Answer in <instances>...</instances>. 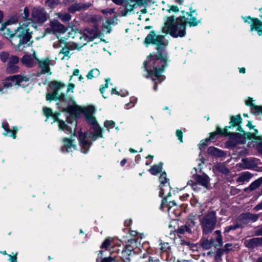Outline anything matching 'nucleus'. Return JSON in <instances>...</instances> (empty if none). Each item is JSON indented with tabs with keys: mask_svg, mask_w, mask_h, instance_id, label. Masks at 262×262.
Returning a JSON list of instances; mask_svg holds the SVG:
<instances>
[{
	"mask_svg": "<svg viewBox=\"0 0 262 262\" xmlns=\"http://www.w3.org/2000/svg\"><path fill=\"white\" fill-rule=\"evenodd\" d=\"M176 136L181 142H183V133L181 130L177 129L176 131Z\"/></svg>",
	"mask_w": 262,
	"mask_h": 262,
	"instance_id": "0e129e2a",
	"label": "nucleus"
},
{
	"mask_svg": "<svg viewBox=\"0 0 262 262\" xmlns=\"http://www.w3.org/2000/svg\"><path fill=\"white\" fill-rule=\"evenodd\" d=\"M67 113L72 114L76 117H79L80 114L83 113L88 123L91 125L98 124L96 118L93 116L95 108L93 106L90 105L86 107H81L77 105L72 98H67Z\"/></svg>",
	"mask_w": 262,
	"mask_h": 262,
	"instance_id": "7ed1b4c3",
	"label": "nucleus"
},
{
	"mask_svg": "<svg viewBox=\"0 0 262 262\" xmlns=\"http://www.w3.org/2000/svg\"><path fill=\"white\" fill-rule=\"evenodd\" d=\"M118 20L117 16H115L114 17L112 18L108 19L106 20V22L108 23L110 25H115L116 24V21Z\"/></svg>",
	"mask_w": 262,
	"mask_h": 262,
	"instance_id": "e2e57ef3",
	"label": "nucleus"
},
{
	"mask_svg": "<svg viewBox=\"0 0 262 262\" xmlns=\"http://www.w3.org/2000/svg\"><path fill=\"white\" fill-rule=\"evenodd\" d=\"M60 2V0H47L46 1V5L50 8H54Z\"/></svg>",
	"mask_w": 262,
	"mask_h": 262,
	"instance_id": "de8ad7c7",
	"label": "nucleus"
},
{
	"mask_svg": "<svg viewBox=\"0 0 262 262\" xmlns=\"http://www.w3.org/2000/svg\"><path fill=\"white\" fill-rule=\"evenodd\" d=\"M213 235H216L214 238L211 237L210 239L213 241V247L215 248L222 246L223 244L222 235L221 231L219 230H216L213 234Z\"/></svg>",
	"mask_w": 262,
	"mask_h": 262,
	"instance_id": "5701e85b",
	"label": "nucleus"
},
{
	"mask_svg": "<svg viewBox=\"0 0 262 262\" xmlns=\"http://www.w3.org/2000/svg\"><path fill=\"white\" fill-rule=\"evenodd\" d=\"M252 98H249L246 101V104L251 107V112L254 115H257L262 114V106L256 105L252 103Z\"/></svg>",
	"mask_w": 262,
	"mask_h": 262,
	"instance_id": "393cba45",
	"label": "nucleus"
},
{
	"mask_svg": "<svg viewBox=\"0 0 262 262\" xmlns=\"http://www.w3.org/2000/svg\"><path fill=\"white\" fill-rule=\"evenodd\" d=\"M95 135L100 138H102V129L98 124L95 125L94 130L93 133Z\"/></svg>",
	"mask_w": 262,
	"mask_h": 262,
	"instance_id": "49530a36",
	"label": "nucleus"
},
{
	"mask_svg": "<svg viewBox=\"0 0 262 262\" xmlns=\"http://www.w3.org/2000/svg\"><path fill=\"white\" fill-rule=\"evenodd\" d=\"M38 61L35 52H33L32 56L31 55H24L21 59V62L28 67H33Z\"/></svg>",
	"mask_w": 262,
	"mask_h": 262,
	"instance_id": "a211bd4d",
	"label": "nucleus"
},
{
	"mask_svg": "<svg viewBox=\"0 0 262 262\" xmlns=\"http://www.w3.org/2000/svg\"><path fill=\"white\" fill-rule=\"evenodd\" d=\"M194 181L199 185L208 189L210 186V178L205 173L202 174H195L193 177Z\"/></svg>",
	"mask_w": 262,
	"mask_h": 262,
	"instance_id": "4468645a",
	"label": "nucleus"
},
{
	"mask_svg": "<svg viewBox=\"0 0 262 262\" xmlns=\"http://www.w3.org/2000/svg\"><path fill=\"white\" fill-rule=\"evenodd\" d=\"M232 248H233V245L232 244H230V243L226 244L225 245L224 248V249L225 250L226 253H228L230 251L232 250Z\"/></svg>",
	"mask_w": 262,
	"mask_h": 262,
	"instance_id": "69168bd1",
	"label": "nucleus"
},
{
	"mask_svg": "<svg viewBox=\"0 0 262 262\" xmlns=\"http://www.w3.org/2000/svg\"><path fill=\"white\" fill-rule=\"evenodd\" d=\"M136 241L134 238H130L127 241L126 243V247L129 249H132L133 250L134 247L132 246V245L135 244L136 245Z\"/></svg>",
	"mask_w": 262,
	"mask_h": 262,
	"instance_id": "5fc2aeb1",
	"label": "nucleus"
},
{
	"mask_svg": "<svg viewBox=\"0 0 262 262\" xmlns=\"http://www.w3.org/2000/svg\"><path fill=\"white\" fill-rule=\"evenodd\" d=\"M43 113L45 116L47 117V120L51 117L53 118L54 122L58 119V117L60 114L59 113H53L52 110L48 107H45L43 108Z\"/></svg>",
	"mask_w": 262,
	"mask_h": 262,
	"instance_id": "c756f323",
	"label": "nucleus"
},
{
	"mask_svg": "<svg viewBox=\"0 0 262 262\" xmlns=\"http://www.w3.org/2000/svg\"><path fill=\"white\" fill-rule=\"evenodd\" d=\"M262 185V177L259 178V179L256 180L254 182H253L248 187L244 189L245 191H247V190L253 191L257 188H258L260 186Z\"/></svg>",
	"mask_w": 262,
	"mask_h": 262,
	"instance_id": "2f4dec72",
	"label": "nucleus"
},
{
	"mask_svg": "<svg viewBox=\"0 0 262 262\" xmlns=\"http://www.w3.org/2000/svg\"><path fill=\"white\" fill-rule=\"evenodd\" d=\"M255 235L256 236H262V226L257 227L255 229Z\"/></svg>",
	"mask_w": 262,
	"mask_h": 262,
	"instance_id": "680f3d73",
	"label": "nucleus"
},
{
	"mask_svg": "<svg viewBox=\"0 0 262 262\" xmlns=\"http://www.w3.org/2000/svg\"><path fill=\"white\" fill-rule=\"evenodd\" d=\"M239 131L241 133L230 132V137L226 142L228 147H235L237 144L242 142L243 139H253L257 141L260 138V136H255L252 133H246L242 128Z\"/></svg>",
	"mask_w": 262,
	"mask_h": 262,
	"instance_id": "1a4fd4ad",
	"label": "nucleus"
},
{
	"mask_svg": "<svg viewBox=\"0 0 262 262\" xmlns=\"http://www.w3.org/2000/svg\"><path fill=\"white\" fill-rule=\"evenodd\" d=\"M14 85L16 84L13 76L7 77L4 79L3 82L4 88H10Z\"/></svg>",
	"mask_w": 262,
	"mask_h": 262,
	"instance_id": "f704fd0d",
	"label": "nucleus"
},
{
	"mask_svg": "<svg viewBox=\"0 0 262 262\" xmlns=\"http://www.w3.org/2000/svg\"><path fill=\"white\" fill-rule=\"evenodd\" d=\"M103 27L104 30H106V33H110V32L111 31V25H110L108 23L105 21L103 25Z\"/></svg>",
	"mask_w": 262,
	"mask_h": 262,
	"instance_id": "052dcab7",
	"label": "nucleus"
},
{
	"mask_svg": "<svg viewBox=\"0 0 262 262\" xmlns=\"http://www.w3.org/2000/svg\"><path fill=\"white\" fill-rule=\"evenodd\" d=\"M186 21L184 17L176 18L173 15L165 19L162 32L173 38L183 37L186 35Z\"/></svg>",
	"mask_w": 262,
	"mask_h": 262,
	"instance_id": "f03ea898",
	"label": "nucleus"
},
{
	"mask_svg": "<svg viewBox=\"0 0 262 262\" xmlns=\"http://www.w3.org/2000/svg\"><path fill=\"white\" fill-rule=\"evenodd\" d=\"M239 228H242L241 225L238 224L237 223V222L236 221L235 224H234L232 225L226 226V227H225L224 234L225 235H226L228 233H229L231 231L235 230Z\"/></svg>",
	"mask_w": 262,
	"mask_h": 262,
	"instance_id": "4c0bfd02",
	"label": "nucleus"
},
{
	"mask_svg": "<svg viewBox=\"0 0 262 262\" xmlns=\"http://www.w3.org/2000/svg\"><path fill=\"white\" fill-rule=\"evenodd\" d=\"M115 123L113 121L106 120L104 122V126L107 128V130H109L110 128H113L115 127Z\"/></svg>",
	"mask_w": 262,
	"mask_h": 262,
	"instance_id": "864d4df0",
	"label": "nucleus"
},
{
	"mask_svg": "<svg viewBox=\"0 0 262 262\" xmlns=\"http://www.w3.org/2000/svg\"><path fill=\"white\" fill-rule=\"evenodd\" d=\"M242 118L240 115L236 116H231L230 118V125L226 126L225 128H227V130L228 129L232 128L235 126H237L236 130H241L242 127L241 124L242 123Z\"/></svg>",
	"mask_w": 262,
	"mask_h": 262,
	"instance_id": "6ab92c4d",
	"label": "nucleus"
},
{
	"mask_svg": "<svg viewBox=\"0 0 262 262\" xmlns=\"http://www.w3.org/2000/svg\"><path fill=\"white\" fill-rule=\"evenodd\" d=\"M55 121L58 123V127L60 129L64 130L66 129V124L63 121L58 118V119Z\"/></svg>",
	"mask_w": 262,
	"mask_h": 262,
	"instance_id": "13d9d810",
	"label": "nucleus"
},
{
	"mask_svg": "<svg viewBox=\"0 0 262 262\" xmlns=\"http://www.w3.org/2000/svg\"><path fill=\"white\" fill-rule=\"evenodd\" d=\"M3 127L6 132V133L5 134V135L12 136L13 139L16 138V134L17 132V128L16 127H14L13 130L10 129L9 125L7 122H4L3 123Z\"/></svg>",
	"mask_w": 262,
	"mask_h": 262,
	"instance_id": "cd10ccee",
	"label": "nucleus"
},
{
	"mask_svg": "<svg viewBox=\"0 0 262 262\" xmlns=\"http://www.w3.org/2000/svg\"><path fill=\"white\" fill-rule=\"evenodd\" d=\"M9 57V54L8 52H3L0 54V59L3 62H6Z\"/></svg>",
	"mask_w": 262,
	"mask_h": 262,
	"instance_id": "603ef678",
	"label": "nucleus"
},
{
	"mask_svg": "<svg viewBox=\"0 0 262 262\" xmlns=\"http://www.w3.org/2000/svg\"><path fill=\"white\" fill-rule=\"evenodd\" d=\"M253 177V174L249 171L242 172L241 176L237 178V182L243 183L248 182Z\"/></svg>",
	"mask_w": 262,
	"mask_h": 262,
	"instance_id": "473e14b6",
	"label": "nucleus"
},
{
	"mask_svg": "<svg viewBox=\"0 0 262 262\" xmlns=\"http://www.w3.org/2000/svg\"><path fill=\"white\" fill-rule=\"evenodd\" d=\"M19 61V58L16 56H12L9 58V63L8 64H15L17 63Z\"/></svg>",
	"mask_w": 262,
	"mask_h": 262,
	"instance_id": "4d7b16f0",
	"label": "nucleus"
},
{
	"mask_svg": "<svg viewBox=\"0 0 262 262\" xmlns=\"http://www.w3.org/2000/svg\"><path fill=\"white\" fill-rule=\"evenodd\" d=\"M13 76L15 80L16 85H21L24 84V82H27L29 81V78L24 75H15Z\"/></svg>",
	"mask_w": 262,
	"mask_h": 262,
	"instance_id": "7c9ffc66",
	"label": "nucleus"
},
{
	"mask_svg": "<svg viewBox=\"0 0 262 262\" xmlns=\"http://www.w3.org/2000/svg\"><path fill=\"white\" fill-rule=\"evenodd\" d=\"M177 233L179 234H184L185 232L191 233L192 231L186 224L184 226H182L176 230Z\"/></svg>",
	"mask_w": 262,
	"mask_h": 262,
	"instance_id": "a19ab883",
	"label": "nucleus"
},
{
	"mask_svg": "<svg viewBox=\"0 0 262 262\" xmlns=\"http://www.w3.org/2000/svg\"><path fill=\"white\" fill-rule=\"evenodd\" d=\"M201 245L202 248L204 249L208 250L211 247H213V241L212 240H208L205 238H202L201 242Z\"/></svg>",
	"mask_w": 262,
	"mask_h": 262,
	"instance_id": "c9c22d12",
	"label": "nucleus"
},
{
	"mask_svg": "<svg viewBox=\"0 0 262 262\" xmlns=\"http://www.w3.org/2000/svg\"><path fill=\"white\" fill-rule=\"evenodd\" d=\"M118 259L116 257L109 256L102 259L101 262H117Z\"/></svg>",
	"mask_w": 262,
	"mask_h": 262,
	"instance_id": "6e6d98bb",
	"label": "nucleus"
},
{
	"mask_svg": "<svg viewBox=\"0 0 262 262\" xmlns=\"http://www.w3.org/2000/svg\"><path fill=\"white\" fill-rule=\"evenodd\" d=\"M99 74H100V72H99V70L97 69H94L91 70L88 73V74L86 75V77L89 79H91L93 77L99 76Z\"/></svg>",
	"mask_w": 262,
	"mask_h": 262,
	"instance_id": "c03bdc74",
	"label": "nucleus"
},
{
	"mask_svg": "<svg viewBox=\"0 0 262 262\" xmlns=\"http://www.w3.org/2000/svg\"><path fill=\"white\" fill-rule=\"evenodd\" d=\"M83 38L84 40L83 41L85 45L87 42L96 38L97 36V30L96 28H86L83 31Z\"/></svg>",
	"mask_w": 262,
	"mask_h": 262,
	"instance_id": "dca6fc26",
	"label": "nucleus"
},
{
	"mask_svg": "<svg viewBox=\"0 0 262 262\" xmlns=\"http://www.w3.org/2000/svg\"><path fill=\"white\" fill-rule=\"evenodd\" d=\"M67 38L74 45L75 47H82L85 45L82 32L77 27L71 24L67 25Z\"/></svg>",
	"mask_w": 262,
	"mask_h": 262,
	"instance_id": "6e6552de",
	"label": "nucleus"
},
{
	"mask_svg": "<svg viewBox=\"0 0 262 262\" xmlns=\"http://www.w3.org/2000/svg\"><path fill=\"white\" fill-rule=\"evenodd\" d=\"M207 152L208 155L215 157L220 158L225 156V153L224 151L212 146H210L208 148Z\"/></svg>",
	"mask_w": 262,
	"mask_h": 262,
	"instance_id": "a878e982",
	"label": "nucleus"
},
{
	"mask_svg": "<svg viewBox=\"0 0 262 262\" xmlns=\"http://www.w3.org/2000/svg\"><path fill=\"white\" fill-rule=\"evenodd\" d=\"M70 116L67 117V134H70L71 135H75L76 129L77 126V118L76 117L69 114Z\"/></svg>",
	"mask_w": 262,
	"mask_h": 262,
	"instance_id": "9b49d317",
	"label": "nucleus"
},
{
	"mask_svg": "<svg viewBox=\"0 0 262 262\" xmlns=\"http://www.w3.org/2000/svg\"><path fill=\"white\" fill-rule=\"evenodd\" d=\"M92 5L93 3H91V2L85 3H75L69 7L68 10L70 13H74L77 11L85 10L89 9Z\"/></svg>",
	"mask_w": 262,
	"mask_h": 262,
	"instance_id": "f8f14e48",
	"label": "nucleus"
},
{
	"mask_svg": "<svg viewBox=\"0 0 262 262\" xmlns=\"http://www.w3.org/2000/svg\"><path fill=\"white\" fill-rule=\"evenodd\" d=\"M247 214L248 215V220H249V223L251 221L252 222H254L256 221L259 217V215L257 214H252V213H251L249 212H247Z\"/></svg>",
	"mask_w": 262,
	"mask_h": 262,
	"instance_id": "09e8293b",
	"label": "nucleus"
},
{
	"mask_svg": "<svg viewBox=\"0 0 262 262\" xmlns=\"http://www.w3.org/2000/svg\"><path fill=\"white\" fill-rule=\"evenodd\" d=\"M61 43L65 44L64 40L62 38H61L60 39H59V42H58L57 43H55L54 45V47L55 48L60 47H61Z\"/></svg>",
	"mask_w": 262,
	"mask_h": 262,
	"instance_id": "774afa93",
	"label": "nucleus"
},
{
	"mask_svg": "<svg viewBox=\"0 0 262 262\" xmlns=\"http://www.w3.org/2000/svg\"><path fill=\"white\" fill-rule=\"evenodd\" d=\"M67 152L72 151V149H75L76 145L74 143V140L67 138Z\"/></svg>",
	"mask_w": 262,
	"mask_h": 262,
	"instance_id": "37998d69",
	"label": "nucleus"
},
{
	"mask_svg": "<svg viewBox=\"0 0 262 262\" xmlns=\"http://www.w3.org/2000/svg\"><path fill=\"white\" fill-rule=\"evenodd\" d=\"M169 245L168 243H165L161 244V246L160 247V250L162 252H166L169 249Z\"/></svg>",
	"mask_w": 262,
	"mask_h": 262,
	"instance_id": "bf43d9fd",
	"label": "nucleus"
},
{
	"mask_svg": "<svg viewBox=\"0 0 262 262\" xmlns=\"http://www.w3.org/2000/svg\"><path fill=\"white\" fill-rule=\"evenodd\" d=\"M195 12V10H192V9L190 8V12L187 13L188 15V17L186 24L188 23L190 27L196 26L201 22L200 19H197L196 16L193 15V13Z\"/></svg>",
	"mask_w": 262,
	"mask_h": 262,
	"instance_id": "b1692460",
	"label": "nucleus"
},
{
	"mask_svg": "<svg viewBox=\"0 0 262 262\" xmlns=\"http://www.w3.org/2000/svg\"><path fill=\"white\" fill-rule=\"evenodd\" d=\"M195 215H193L192 213L189 214L187 217V221L186 225L190 228H193L195 225Z\"/></svg>",
	"mask_w": 262,
	"mask_h": 262,
	"instance_id": "e433bc0d",
	"label": "nucleus"
},
{
	"mask_svg": "<svg viewBox=\"0 0 262 262\" xmlns=\"http://www.w3.org/2000/svg\"><path fill=\"white\" fill-rule=\"evenodd\" d=\"M246 247L248 248H254L258 246H262V237H254L245 242Z\"/></svg>",
	"mask_w": 262,
	"mask_h": 262,
	"instance_id": "412c9836",
	"label": "nucleus"
},
{
	"mask_svg": "<svg viewBox=\"0 0 262 262\" xmlns=\"http://www.w3.org/2000/svg\"><path fill=\"white\" fill-rule=\"evenodd\" d=\"M19 68L18 66L13 64H8L7 68V72L8 73H14L18 72Z\"/></svg>",
	"mask_w": 262,
	"mask_h": 262,
	"instance_id": "a18cd8bd",
	"label": "nucleus"
},
{
	"mask_svg": "<svg viewBox=\"0 0 262 262\" xmlns=\"http://www.w3.org/2000/svg\"><path fill=\"white\" fill-rule=\"evenodd\" d=\"M162 169V163H160L158 165H155L151 167L149 169V171L153 175L157 174L160 172Z\"/></svg>",
	"mask_w": 262,
	"mask_h": 262,
	"instance_id": "58836bf2",
	"label": "nucleus"
},
{
	"mask_svg": "<svg viewBox=\"0 0 262 262\" xmlns=\"http://www.w3.org/2000/svg\"><path fill=\"white\" fill-rule=\"evenodd\" d=\"M245 21L251 24L250 30L251 31L255 30L258 35H262V21L259 19L257 18H253L250 16H248Z\"/></svg>",
	"mask_w": 262,
	"mask_h": 262,
	"instance_id": "9d476101",
	"label": "nucleus"
},
{
	"mask_svg": "<svg viewBox=\"0 0 262 262\" xmlns=\"http://www.w3.org/2000/svg\"><path fill=\"white\" fill-rule=\"evenodd\" d=\"M37 62L39 68L41 69V74H45L49 72L50 71L49 66L53 64V62L48 58L40 61L38 59Z\"/></svg>",
	"mask_w": 262,
	"mask_h": 262,
	"instance_id": "4be33fe9",
	"label": "nucleus"
},
{
	"mask_svg": "<svg viewBox=\"0 0 262 262\" xmlns=\"http://www.w3.org/2000/svg\"><path fill=\"white\" fill-rule=\"evenodd\" d=\"M64 88V83L55 81H52L49 84V93L46 95L47 100H59V102L57 103V105L61 112H64L66 110L64 96L61 92V91L63 90Z\"/></svg>",
	"mask_w": 262,
	"mask_h": 262,
	"instance_id": "39448f33",
	"label": "nucleus"
},
{
	"mask_svg": "<svg viewBox=\"0 0 262 262\" xmlns=\"http://www.w3.org/2000/svg\"><path fill=\"white\" fill-rule=\"evenodd\" d=\"M50 26L53 33L55 34L58 38H59V35L64 33L65 32L64 26L57 20L51 21Z\"/></svg>",
	"mask_w": 262,
	"mask_h": 262,
	"instance_id": "f3484780",
	"label": "nucleus"
},
{
	"mask_svg": "<svg viewBox=\"0 0 262 262\" xmlns=\"http://www.w3.org/2000/svg\"><path fill=\"white\" fill-rule=\"evenodd\" d=\"M141 258V262H160L158 259L155 258L148 254H144Z\"/></svg>",
	"mask_w": 262,
	"mask_h": 262,
	"instance_id": "ea45409f",
	"label": "nucleus"
},
{
	"mask_svg": "<svg viewBox=\"0 0 262 262\" xmlns=\"http://www.w3.org/2000/svg\"><path fill=\"white\" fill-rule=\"evenodd\" d=\"M136 5V3L134 0H125L122 5L124 8L120 10L121 15L125 16L129 14L134 10Z\"/></svg>",
	"mask_w": 262,
	"mask_h": 262,
	"instance_id": "ddd939ff",
	"label": "nucleus"
},
{
	"mask_svg": "<svg viewBox=\"0 0 262 262\" xmlns=\"http://www.w3.org/2000/svg\"><path fill=\"white\" fill-rule=\"evenodd\" d=\"M236 222L238 224L241 225L242 228H243L244 225L248 224L249 222L247 213L240 214L237 218Z\"/></svg>",
	"mask_w": 262,
	"mask_h": 262,
	"instance_id": "72a5a7b5",
	"label": "nucleus"
},
{
	"mask_svg": "<svg viewBox=\"0 0 262 262\" xmlns=\"http://www.w3.org/2000/svg\"><path fill=\"white\" fill-rule=\"evenodd\" d=\"M112 241L113 238L111 237L105 239V241L102 243L101 246V248H104L105 249H107L111 246V242Z\"/></svg>",
	"mask_w": 262,
	"mask_h": 262,
	"instance_id": "8fccbe9b",
	"label": "nucleus"
},
{
	"mask_svg": "<svg viewBox=\"0 0 262 262\" xmlns=\"http://www.w3.org/2000/svg\"><path fill=\"white\" fill-rule=\"evenodd\" d=\"M75 88V84L70 82L69 84L68 85V88L67 89V93L72 92H73V90Z\"/></svg>",
	"mask_w": 262,
	"mask_h": 262,
	"instance_id": "338daca9",
	"label": "nucleus"
},
{
	"mask_svg": "<svg viewBox=\"0 0 262 262\" xmlns=\"http://www.w3.org/2000/svg\"><path fill=\"white\" fill-rule=\"evenodd\" d=\"M216 169L225 174H227L229 173V169L222 163L217 164L216 165Z\"/></svg>",
	"mask_w": 262,
	"mask_h": 262,
	"instance_id": "79ce46f5",
	"label": "nucleus"
},
{
	"mask_svg": "<svg viewBox=\"0 0 262 262\" xmlns=\"http://www.w3.org/2000/svg\"><path fill=\"white\" fill-rule=\"evenodd\" d=\"M29 19H25L22 21L20 24V27L17 29L10 31V28H7L6 26L2 28L4 31V34L6 38H12L13 37H18L19 38V45L27 43L31 37L29 25L32 24L29 21Z\"/></svg>",
	"mask_w": 262,
	"mask_h": 262,
	"instance_id": "20e7f679",
	"label": "nucleus"
},
{
	"mask_svg": "<svg viewBox=\"0 0 262 262\" xmlns=\"http://www.w3.org/2000/svg\"><path fill=\"white\" fill-rule=\"evenodd\" d=\"M145 43L154 44L157 47V55H151L148 60L144 61V68L148 73L146 77H150L155 81L154 90H157V84L164 80L161 73L167 66V57L162 55L167 42L164 36L156 35L155 31H151L147 35L144 40Z\"/></svg>",
	"mask_w": 262,
	"mask_h": 262,
	"instance_id": "f257e3e1",
	"label": "nucleus"
},
{
	"mask_svg": "<svg viewBox=\"0 0 262 262\" xmlns=\"http://www.w3.org/2000/svg\"><path fill=\"white\" fill-rule=\"evenodd\" d=\"M203 235H208L212 232L217 223V217L214 211L208 212L200 220Z\"/></svg>",
	"mask_w": 262,
	"mask_h": 262,
	"instance_id": "423d86ee",
	"label": "nucleus"
},
{
	"mask_svg": "<svg viewBox=\"0 0 262 262\" xmlns=\"http://www.w3.org/2000/svg\"><path fill=\"white\" fill-rule=\"evenodd\" d=\"M78 140L81 146V151L84 154L87 153L91 146V142L86 139L85 135L82 133L79 134Z\"/></svg>",
	"mask_w": 262,
	"mask_h": 262,
	"instance_id": "2eb2a0df",
	"label": "nucleus"
},
{
	"mask_svg": "<svg viewBox=\"0 0 262 262\" xmlns=\"http://www.w3.org/2000/svg\"><path fill=\"white\" fill-rule=\"evenodd\" d=\"M256 144V149L257 151L262 155V137L260 136V138L255 141Z\"/></svg>",
	"mask_w": 262,
	"mask_h": 262,
	"instance_id": "3c124183",
	"label": "nucleus"
},
{
	"mask_svg": "<svg viewBox=\"0 0 262 262\" xmlns=\"http://www.w3.org/2000/svg\"><path fill=\"white\" fill-rule=\"evenodd\" d=\"M159 180L160 182V191L159 195L160 197H163L164 194V189L163 188L164 186H165V184L167 183V181L169 180L166 178V174L165 172H162L161 174V176L159 177Z\"/></svg>",
	"mask_w": 262,
	"mask_h": 262,
	"instance_id": "bb28decb",
	"label": "nucleus"
},
{
	"mask_svg": "<svg viewBox=\"0 0 262 262\" xmlns=\"http://www.w3.org/2000/svg\"><path fill=\"white\" fill-rule=\"evenodd\" d=\"M132 249L128 248H125L123 249L121 253V258L123 262L130 261L131 259L130 257L132 254Z\"/></svg>",
	"mask_w": 262,
	"mask_h": 262,
	"instance_id": "c85d7f7f",
	"label": "nucleus"
},
{
	"mask_svg": "<svg viewBox=\"0 0 262 262\" xmlns=\"http://www.w3.org/2000/svg\"><path fill=\"white\" fill-rule=\"evenodd\" d=\"M24 20L26 19H28V18L29 16V10L27 7H25L24 8ZM31 17L32 19H29V20H30L29 21L32 23V26L29 25V27L30 26H33V21L41 24L45 23L49 17V15L46 13L44 9L41 7H35L32 10Z\"/></svg>",
	"mask_w": 262,
	"mask_h": 262,
	"instance_id": "0eeeda50",
	"label": "nucleus"
},
{
	"mask_svg": "<svg viewBox=\"0 0 262 262\" xmlns=\"http://www.w3.org/2000/svg\"><path fill=\"white\" fill-rule=\"evenodd\" d=\"M219 135H224L225 136L230 137V132H227V128L222 129L219 127H217L215 132L210 133V136L206 139V141H211Z\"/></svg>",
	"mask_w": 262,
	"mask_h": 262,
	"instance_id": "aec40b11",
	"label": "nucleus"
}]
</instances>
